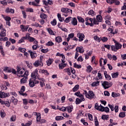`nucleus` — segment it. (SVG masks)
Segmentation results:
<instances>
[{"mask_svg": "<svg viewBox=\"0 0 126 126\" xmlns=\"http://www.w3.org/2000/svg\"><path fill=\"white\" fill-rule=\"evenodd\" d=\"M83 94V95H85L86 98L89 99V100H92L93 99H95L96 98L95 94L92 91H89L88 92L86 91H84Z\"/></svg>", "mask_w": 126, "mask_h": 126, "instance_id": "obj_1", "label": "nucleus"}, {"mask_svg": "<svg viewBox=\"0 0 126 126\" xmlns=\"http://www.w3.org/2000/svg\"><path fill=\"white\" fill-rule=\"evenodd\" d=\"M8 96V94L7 93L0 92V98H6Z\"/></svg>", "mask_w": 126, "mask_h": 126, "instance_id": "obj_22", "label": "nucleus"}, {"mask_svg": "<svg viewBox=\"0 0 126 126\" xmlns=\"http://www.w3.org/2000/svg\"><path fill=\"white\" fill-rule=\"evenodd\" d=\"M78 38H79V42H82L84 40L85 35L83 33L80 32H78L77 34Z\"/></svg>", "mask_w": 126, "mask_h": 126, "instance_id": "obj_8", "label": "nucleus"}, {"mask_svg": "<svg viewBox=\"0 0 126 126\" xmlns=\"http://www.w3.org/2000/svg\"><path fill=\"white\" fill-rule=\"evenodd\" d=\"M16 121V115L12 116L10 119V122H15Z\"/></svg>", "mask_w": 126, "mask_h": 126, "instance_id": "obj_48", "label": "nucleus"}, {"mask_svg": "<svg viewBox=\"0 0 126 126\" xmlns=\"http://www.w3.org/2000/svg\"><path fill=\"white\" fill-rule=\"evenodd\" d=\"M67 64V63H59V67L60 69H63L66 66Z\"/></svg>", "mask_w": 126, "mask_h": 126, "instance_id": "obj_28", "label": "nucleus"}, {"mask_svg": "<svg viewBox=\"0 0 126 126\" xmlns=\"http://www.w3.org/2000/svg\"><path fill=\"white\" fill-rule=\"evenodd\" d=\"M88 14L89 15H91L92 16H94L95 15V12L93 11V10H90L88 12Z\"/></svg>", "mask_w": 126, "mask_h": 126, "instance_id": "obj_40", "label": "nucleus"}, {"mask_svg": "<svg viewBox=\"0 0 126 126\" xmlns=\"http://www.w3.org/2000/svg\"><path fill=\"white\" fill-rule=\"evenodd\" d=\"M92 69H93V68L91 67V65H89L87 66V72H91V71H92Z\"/></svg>", "mask_w": 126, "mask_h": 126, "instance_id": "obj_41", "label": "nucleus"}, {"mask_svg": "<svg viewBox=\"0 0 126 126\" xmlns=\"http://www.w3.org/2000/svg\"><path fill=\"white\" fill-rule=\"evenodd\" d=\"M29 72L28 71H26L24 74V75H20V77H27L28 75H29Z\"/></svg>", "mask_w": 126, "mask_h": 126, "instance_id": "obj_37", "label": "nucleus"}, {"mask_svg": "<svg viewBox=\"0 0 126 126\" xmlns=\"http://www.w3.org/2000/svg\"><path fill=\"white\" fill-rule=\"evenodd\" d=\"M11 102H12L14 105H17V102H18V100L17 99L15 98L14 96H12L11 98Z\"/></svg>", "mask_w": 126, "mask_h": 126, "instance_id": "obj_25", "label": "nucleus"}, {"mask_svg": "<svg viewBox=\"0 0 126 126\" xmlns=\"http://www.w3.org/2000/svg\"><path fill=\"white\" fill-rule=\"evenodd\" d=\"M83 101H85V98H77L75 101L76 104L79 105V103H81V102H83Z\"/></svg>", "mask_w": 126, "mask_h": 126, "instance_id": "obj_21", "label": "nucleus"}, {"mask_svg": "<svg viewBox=\"0 0 126 126\" xmlns=\"http://www.w3.org/2000/svg\"><path fill=\"white\" fill-rule=\"evenodd\" d=\"M2 17H3L4 20L7 22V21H10V20H11V18H10V17L8 16H6V17L4 16V15H1Z\"/></svg>", "mask_w": 126, "mask_h": 126, "instance_id": "obj_32", "label": "nucleus"}, {"mask_svg": "<svg viewBox=\"0 0 126 126\" xmlns=\"http://www.w3.org/2000/svg\"><path fill=\"white\" fill-rule=\"evenodd\" d=\"M43 60H44V57L43 56H41L39 57V60L36 61L34 63H33V65L35 67H38L39 66V67H42L43 65H44L43 63Z\"/></svg>", "mask_w": 126, "mask_h": 126, "instance_id": "obj_2", "label": "nucleus"}, {"mask_svg": "<svg viewBox=\"0 0 126 126\" xmlns=\"http://www.w3.org/2000/svg\"><path fill=\"white\" fill-rule=\"evenodd\" d=\"M39 83V81L37 80H34V78H31L29 80V85L30 87H33L35 86V84H38Z\"/></svg>", "mask_w": 126, "mask_h": 126, "instance_id": "obj_5", "label": "nucleus"}, {"mask_svg": "<svg viewBox=\"0 0 126 126\" xmlns=\"http://www.w3.org/2000/svg\"><path fill=\"white\" fill-rule=\"evenodd\" d=\"M40 17L41 19H46L48 18V16L43 13L40 14Z\"/></svg>", "mask_w": 126, "mask_h": 126, "instance_id": "obj_33", "label": "nucleus"}, {"mask_svg": "<svg viewBox=\"0 0 126 126\" xmlns=\"http://www.w3.org/2000/svg\"><path fill=\"white\" fill-rule=\"evenodd\" d=\"M77 23L78 22L76 18H73L71 21V24H72V25L74 26H76V25H77Z\"/></svg>", "mask_w": 126, "mask_h": 126, "instance_id": "obj_27", "label": "nucleus"}, {"mask_svg": "<svg viewBox=\"0 0 126 126\" xmlns=\"http://www.w3.org/2000/svg\"><path fill=\"white\" fill-rule=\"evenodd\" d=\"M64 118L63 116H56V121H62V120H63Z\"/></svg>", "mask_w": 126, "mask_h": 126, "instance_id": "obj_49", "label": "nucleus"}, {"mask_svg": "<svg viewBox=\"0 0 126 126\" xmlns=\"http://www.w3.org/2000/svg\"><path fill=\"white\" fill-rule=\"evenodd\" d=\"M30 33H27L26 34V36H24V37L25 38V40H29V42H33V41H34L35 38L33 37H31L30 36Z\"/></svg>", "mask_w": 126, "mask_h": 126, "instance_id": "obj_9", "label": "nucleus"}, {"mask_svg": "<svg viewBox=\"0 0 126 126\" xmlns=\"http://www.w3.org/2000/svg\"><path fill=\"white\" fill-rule=\"evenodd\" d=\"M0 42H5V41H8V38L6 37H0Z\"/></svg>", "mask_w": 126, "mask_h": 126, "instance_id": "obj_38", "label": "nucleus"}, {"mask_svg": "<svg viewBox=\"0 0 126 126\" xmlns=\"http://www.w3.org/2000/svg\"><path fill=\"white\" fill-rule=\"evenodd\" d=\"M76 52H79L80 54L84 53V49H83V47L80 46L79 47H77L76 49Z\"/></svg>", "mask_w": 126, "mask_h": 126, "instance_id": "obj_20", "label": "nucleus"}, {"mask_svg": "<svg viewBox=\"0 0 126 126\" xmlns=\"http://www.w3.org/2000/svg\"><path fill=\"white\" fill-rule=\"evenodd\" d=\"M115 0H106V2L109 4H113L115 2Z\"/></svg>", "mask_w": 126, "mask_h": 126, "instance_id": "obj_62", "label": "nucleus"}, {"mask_svg": "<svg viewBox=\"0 0 126 126\" xmlns=\"http://www.w3.org/2000/svg\"><path fill=\"white\" fill-rule=\"evenodd\" d=\"M40 81L39 84L41 87H44L45 86V79L40 78L38 79Z\"/></svg>", "mask_w": 126, "mask_h": 126, "instance_id": "obj_19", "label": "nucleus"}, {"mask_svg": "<svg viewBox=\"0 0 126 126\" xmlns=\"http://www.w3.org/2000/svg\"><path fill=\"white\" fill-rule=\"evenodd\" d=\"M74 67L76 68H81L82 66L81 65H78L76 64V63H74Z\"/></svg>", "mask_w": 126, "mask_h": 126, "instance_id": "obj_64", "label": "nucleus"}, {"mask_svg": "<svg viewBox=\"0 0 126 126\" xmlns=\"http://www.w3.org/2000/svg\"><path fill=\"white\" fill-rule=\"evenodd\" d=\"M66 110H67L68 113H71L72 110H73V106H67L66 107Z\"/></svg>", "mask_w": 126, "mask_h": 126, "instance_id": "obj_29", "label": "nucleus"}, {"mask_svg": "<svg viewBox=\"0 0 126 126\" xmlns=\"http://www.w3.org/2000/svg\"><path fill=\"white\" fill-rule=\"evenodd\" d=\"M85 21H86V25H90V26H93V19L89 17H87L85 18Z\"/></svg>", "mask_w": 126, "mask_h": 126, "instance_id": "obj_6", "label": "nucleus"}, {"mask_svg": "<svg viewBox=\"0 0 126 126\" xmlns=\"http://www.w3.org/2000/svg\"><path fill=\"white\" fill-rule=\"evenodd\" d=\"M32 26H33L34 27H39V28H42V26L40 25L39 24L37 23L32 24Z\"/></svg>", "mask_w": 126, "mask_h": 126, "instance_id": "obj_43", "label": "nucleus"}, {"mask_svg": "<svg viewBox=\"0 0 126 126\" xmlns=\"http://www.w3.org/2000/svg\"><path fill=\"white\" fill-rule=\"evenodd\" d=\"M25 41V37H22L20 40L18 41V44H21V43H23Z\"/></svg>", "mask_w": 126, "mask_h": 126, "instance_id": "obj_53", "label": "nucleus"}, {"mask_svg": "<svg viewBox=\"0 0 126 126\" xmlns=\"http://www.w3.org/2000/svg\"><path fill=\"white\" fill-rule=\"evenodd\" d=\"M102 16L100 15H98L96 16V20L99 21V22H102Z\"/></svg>", "mask_w": 126, "mask_h": 126, "instance_id": "obj_42", "label": "nucleus"}, {"mask_svg": "<svg viewBox=\"0 0 126 126\" xmlns=\"http://www.w3.org/2000/svg\"><path fill=\"white\" fill-rule=\"evenodd\" d=\"M93 22L94 24H95V25H98V24H99V22H100L97 20H96V19L94 18L93 19Z\"/></svg>", "mask_w": 126, "mask_h": 126, "instance_id": "obj_51", "label": "nucleus"}, {"mask_svg": "<svg viewBox=\"0 0 126 126\" xmlns=\"http://www.w3.org/2000/svg\"><path fill=\"white\" fill-rule=\"evenodd\" d=\"M56 41L57 43H61V42H63V39L62 38V37L61 36H57L55 38Z\"/></svg>", "mask_w": 126, "mask_h": 126, "instance_id": "obj_30", "label": "nucleus"}, {"mask_svg": "<svg viewBox=\"0 0 126 126\" xmlns=\"http://www.w3.org/2000/svg\"><path fill=\"white\" fill-rule=\"evenodd\" d=\"M47 31L50 35H55L54 32L52 29H51V28L47 29Z\"/></svg>", "mask_w": 126, "mask_h": 126, "instance_id": "obj_50", "label": "nucleus"}, {"mask_svg": "<svg viewBox=\"0 0 126 126\" xmlns=\"http://www.w3.org/2000/svg\"><path fill=\"white\" fill-rule=\"evenodd\" d=\"M120 94H117L114 92H113L112 93V96L113 97V98H116V97H120Z\"/></svg>", "mask_w": 126, "mask_h": 126, "instance_id": "obj_44", "label": "nucleus"}, {"mask_svg": "<svg viewBox=\"0 0 126 126\" xmlns=\"http://www.w3.org/2000/svg\"><path fill=\"white\" fill-rule=\"evenodd\" d=\"M29 53H30L31 58H32V59H36V58H37V53L31 50H29Z\"/></svg>", "mask_w": 126, "mask_h": 126, "instance_id": "obj_17", "label": "nucleus"}, {"mask_svg": "<svg viewBox=\"0 0 126 126\" xmlns=\"http://www.w3.org/2000/svg\"><path fill=\"white\" fill-rule=\"evenodd\" d=\"M100 40H101L102 42H107L108 41V37H100Z\"/></svg>", "mask_w": 126, "mask_h": 126, "instance_id": "obj_60", "label": "nucleus"}, {"mask_svg": "<svg viewBox=\"0 0 126 126\" xmlns=\"http://www.w3.org/2000/svg\"><path fill=\"white\" fill-rule=\"evenodd\" d=\"M46 63H47V65L50 66V65H51V64H52V63H53V61H52V59H49L47 61Z\"/></svg>", "mask_w": 126, "mask_h": 126, "instance_id": "obj_52", "label": "nucleus"}, {"mask_svg": "<svg viewBox=\"0 0 126 126\" xmlns=\"http://www.w3.org/2000/svg\"><path fill=\"white\" fill-rule=\"evenodd\" d=\"M79 89V85H76L72 89L73 92H76Z\"/></svg>", "mask_w": 126, "mask_h": 126, "instance_id": "obj_34", "label": "nucleus"}, {"mask_svg": "<svg viewBox=\"0 0 126 126\" xmlns=\"http://www.w3.org/2000/svg\"><path fill=\"white\" fill-rule=\"evenodd\" d=\"M33 44H34V45H32V49L33 50H37V49H38V48H39V44H38V41H37L35 39H34V40L33 41Z\"/></svg>", "mask_w": 126, "mask_h": 126, "instance_id": "obj_14", "label": "nucleus"}, {"mask_svg": "<svg viewBox=\"0 0 126 126\" xmlns=\"http://www.w3.org/2000/svg\"><path fill=\"white\" fill-rule=\"evenodd\" d=\"M23 103L24 105L26 106V105H27V104H28V100L26 98L23 99Z\"/></svg>", "mask_w": 126, "mask_h": 126, "instance_id": "obj_63", "label": "nucleus"}, {"mask_svg": "<svg viewBox=\"0 0 126 126\" xmlns=\"http://www.w3.org/2000/svg\"><path fill=\"white\" fill-rule=\"evenodd\" d=\"M112 19V18L111 17V16L110 15H107L105 17V20L110 21Z\"/></svg>", "mask_w": 126, "mask_h": 126, "instance_id": "obj_61", "label": "nucleus"}, {"mask_svg": "<svg viewBox=\"0 0 126 126\" xmlns=\"http://www.w3.org/2000/svg\"><path fill=\"white\" fill-rule=\"evenodd\" d=\"M100 84V81H96L95 82H93L91 84L92 87H97V86H99V84Z\"/></svg>", "mask_w": 126, "mask_h": 126, "instance_id": "obj_23", "label": "nucleus"}, {"mask_svg": "<svg viewBox=\"0 0 126 126\" xmlns=\"http://www.w3.org/2000/svg\"><path fill=\"white\" fill-rule=\"evenodd\" d=\"M0 103L2 105H5V106H6V107H9L10 106V104L9 103V101H4L3 100H2L0 98Z\"/></svg>", "mask_w": 126, "mask_h": 126, "instance_id": "obj_18", "label": "nucleus"}, {"mask_svg": "<svg viewBox=\"0 0 126 126\" xmlns=\"http://www.w3.org/2000/svg\"><path fill=\"white\" fill-rule=\"evenodd\" d=\"M26 63L27 66H28L29 68H30V69L32 68V64L29 63V62L26 61Z\"/></svg>", "mask_w": 126, "mask_h": 126, "instance_id": "obj_59", "label": "nucleus"}, {"mask_svg": "<svg viewBox=\"0 0 126 126\" xmlns=\"http://www.w3.org/2000/svg\"><path fill=\"white\" fill-rule=\"evenodd\" d=\"M107 30L109 32H110V33L113 34V32H114V28L113 27H110Z\"/></svg>", "mask_w": 126, "mask_h": 126, "instance_id": "obj_55", "label": "nucleus"}, {"mask_svg": "<svg viewBox=\"0 0 126 126\" xmlns=\"http://www.w3.org/2000/svg\"><path fill=\"white\" fill-rule=\"evenodd\" d=\"M57 17L59 21H60V22H63V21L64 19H63V18L62 17V15H61V14L60 13L57 14Z\"/></svg>", "mask_w": 126, "mask_h": 126, "instance_id": "obj_36", "label": "nucleus"}, {"mask_svg": "<svg viewBox=\"0 0 126 126\" xmlns=\"http://www.w3.org/2000/svg\"><path fill=\"white\" fill-rule=\"evenodd\" d=\"M19 51L21 52V53H25L26 52V49L22 48L21 47H19L18 49Z\"/></svg>", "mask_w": 126, "mask_h": 126, "instance_id": "obj_56", "label": "nucleus"}, {"mask_svg": "<svg viewBox=\"0 0 126 126\" xmlns=\"http://www.w3.org/2000/svg\"><path fill=\"white\" fill-rule=\"evenodd\" d=\"M77 18L79 22H80L81 23H84V22L85 21V20H84V18H83L81 17H79V16H77Z\"/></svg>", "mask_w": 126, "mask_h": 126, "instance_id": "obj_35", "label": "nucleus"}, {"mask_svg": "<svg viewBox=\"0 0 126 126\" xmlns=\"http://www.w3.org/2000/svg\"><path fill=\"white\" fill-rule=\"evenodd\" d=\"M71 18H72L71 17H68L66 18L64 20V22L65 23H68V22H69L70 20H71Z\"/></svg>", "mask_w": 126, "mask_h": 126, "instance_id": "obj_54", "label": "nucleus"}, {"mask_svg": "<svg viewBox=\"0 0 126 126\" xmlns=\"http://www.w3.org/2000/svg\"><path fill=\"white\" fill-rule=\"evenodd\" d=\"M112 78H117L119 76V72H114L111 74Z\"/></svg>", "mask_w": 126, "mask_h": 126, "instance_id": "obj_31", "label": "nucleus"}, {"mask_svg": "<svg viewBox=\"0 0 126 126\" xmlns=\"http://www.w3.org/2000/svg\"><path fill=\"white\" fill-rule=\"evenodd\" d=\"M113 41L115 43V45L111 46V50L113 52H117L118 50H120V49H122V44H120L118 42L115 40V39L113 40Z\"/></svg>", "mask_w": 126, "mask_h": 126, "instance_id": "obj_3", "label": "nucleus"}, {"mask_svg": "<svg viewBox=\"0 0 126 126\" xmlns=\"http://www.w3.org/2000/svg\"><path fill=\"white\" fill-rule=\"evenodd\" d=\"M58 109L59 111H62V112H65L66 111V107L63 106L62 108L58 107Z\"/></svg>", "mask_w": 126, "mask_h": 126, "instance_id": "obj_45", "label": "nucleus"}, {"mask_svg": "<svg viewBox=\"0 0 126 126\" xmlns=\"http://www.w3.org/2000/svg\"><path fill=\"white\" fill-rule=\"evenodd\" d=\"M6 36V30L1 31L0 32V37H5Z\"/></svg>", "mask_w": 126, "mask_h": 126, "instance_id": "obj_26", "label": "nucleus"}, {"mask_svg": "<svg viewBox=\"0 0 126 126\" xmlns=\"http://www.w3.org/2000/svg\"><path fill=\"white\" fill-rule=\"evenodd\" d=\"M51 23L53 26L57 25V20L54 19L53 21H51Z\"/></svg>", "mask_w": 126, "mask_h": 126, "instance_id": "obj_57", "label": "nucleus"}, {"mask_svg": "<svg viewBox=\"0 0 126 126\" xmlns=\"http://www.w3.org/2000/svg\"><path fill=\"white\" fill-rule=\"evenodd\" d=\"M5 12L6 13H12V14H14L15 10L14 9L10 8L9 7H6L5 10Z\"/></svg>", "mask_w": 126, "mask_h": 126, "instance_id": "obj_15", "label": "nucleus"}, {"mask_svg": "<svg viewBox=\"0 0 126 126\" xmlns=\"http://www.w3.org/2000/svg\"><path fill=\"white\" fill-rule=\"evenodd\" d=\"M54 45H55V43L51 41H48L47 43H46V46H48L49 47L54 46Z\"/></svg>", "mask_w": 126, "mask_h": 126, "instance_id": "obj_47", "label": "nucleus"}, {"mask_svg": "<svg viewBox=\"0 0 126 126\" xmlns=\"http://www.w3.org/2000/svg\"><path fill=\"white\" fill-rule=\"evenodd\" d=\"M41 120V114L40 113H38L37 116H36V121L37 123H40Z\"/></svg>", "mask_w": 126, "mask_h": 126, "instance_id": "obj_39", "label": "nucleus"}, {"mask_svg": "<svg viewBox=\"0 0 126 126\" xmlns=\"http://www.w3.org/2000/svg\"><path fill=\"white\" fill-rule=\"evenodd\" d=\"M101 119L102 120H106V121H108V119H109V115H102Z\"/></svg>", "mask_w": 126, "mask_h": 126, "instance_id": "obj_58", "label": "nucleus"}, {"mask_svg": "<svg viewBox=\"0 0 126 126\" xmlns=\"http://www.w3.org/2000/svg\"><path fill=\"white\" fill-rule=\"evenodd\" d=\"M61 11L63 13H69V14H72V10L67 8H62Z\"/></svg>", "mask_w": 126, "mask_h": 126, "instance_id": "obj_10", "label": "nucleus"}, {"mask_svg": "<svg viewBox=\"0 0 126 126\" xmlns=\"http://www.w3.org/2000/svg\"><path fill=\"white\" fill-rule=\"evenodd\" d=\"M31 77L32 78H33V79L37 80V79L39 80L40 79V75L38 74V70L36 69L34 70L32 73Z\"/></svg>", "mask_w": 126, "mask_h": 126, "instance_id": "obj_4", "label": "nucleus"}, {"mask_svg": "<svg viewBox=\"0 0 126 126\" xmlns=\"http://www.w3.org/2000/svg\"><path fill=\"white\" fill-rule=\"evenodd\" d=\"M119 117V118H125L126 117V112H122L120 113Z\"/></svg>", "mask_w": 126, "mask_h": 126, "instance_id": "obj_46", "label": "nucleus"}, {"mask_svg": "<svg viewBox=\"0 0 126 126\" xmlns=\"http://www.w3.org/2000/svg\"><path fill=\"white\" fill-rule=\"evenodd\" d=\"M101 85L104 89H108L112 86V84L107 81H104L102 83Z\"/></svg>", "mask_w": 126, "mask_h": 126, "instance_id": "obj_7", "label": "nucleus"}, {"mask_svg": "<svg viewBox=\"0 0 126 126\" xmlns=\"http://www.w3.org/2000/svg\"><path fill=\"white\" fill-rule=\"evenodd\" d=\"M94 108L97 111H100V112H104V107L102 106V105H100L99 106L98 105V103H96L94 104Z\"/></svg>", "mask_w": 126, "mask_h": 126, "instance_id": "obj_12", "label": "nucleus"}, {"mask_svg": "<svg viewBox=\"0 0 126 126\" xmlns=\"http://www.w3.org/2000/svg\"><path fill=\"white\" fill-rule=\"evenodd\" d=\"M108 107H109L112 111H115V113H118V112H119V106L118 105H116L114 107V105L109 104Z\"/></svg>", "mask_w": 126, "mask_h": 126, "instance_id": "obj_11", "label": "nucleus"}, {"mask_svg": "<svg viewBox=\"0 0 126 126\" xmlns=\"http://www.w3.org/2000/svg\"><path fill=\"white\" fill-rule=\"evenodd\" d=\"M25 91V86H23L21 88V90L19 92L20 95H22V96H27V94L24 93Z\"/></svg>", "mask_w": 126, "mask_h": 126, "instance_id": "obj_13", "label": "nucleus"}, {"mask_svg": "<svg viewBox=\"0 0 126 126\" xmlns=\"http://www.w3.org/2000/svg\"><path fill=\"white\" fill-rule=\"evenodd\" d=\"M28 79V77H24V78L21 79L20 83L21 84H24V83H26L27 82V80Z\"/></svg>", "mask_w": 126, "mask_h": 126, "instance_id": "obj_24", "label": "nucleus"}, {"mask_svg": "<svg viewBox=\"0 0 126 126\" xmlns=\"http://www.w3.org/2000/svg\"><path fill=\"white\" fill-rule=\"evenodd\" d=\"M29 28V26H25L23 25H21L20 26V29H21V31L22 32H25V31H27L28 30V29Z\"/></svg>", "mask_w": 126, "mask_h": 126, "instance_id": "obj_16", "label": "nucleus"}]
</instances>
